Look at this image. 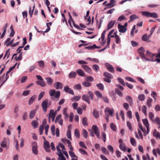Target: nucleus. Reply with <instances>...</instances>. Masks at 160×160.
<instances>
[{
    "instance_id": "f257e3e1",
    "label": "nucleus",
    "mask_w": 160,
    "mask_h": 160,
    "mask_svg": "<svg viewBox=\"0 0 160 160\" xmlns=\"http://www.w3.org/2000/svg\"><path fill=\"white\" fill-rule=\"evenodd\" d=\"M138 52L143 61L145 62L150 60V59L147 58L145 56L144 54L145 50L142 47H141L139 48L138 50Z\"/></svg>"
},
{
    "instance_id": "f03ea898",
    "label": "nucleus",
    "mask_w": 160,
    "mask_h": 160,
    "mask_svg": "<svg viewBox=\"0 0 160 160\" xmlns=\"http://www.w3.org/2000/svg\"><path fill=\"white\" fill-rule=\"evenodd\" d=\"M44 139L43 142V147L46 151L47 152H50V145L49 142L45 139V138L43 137Z\"/></svg>"
},
{
    "instance_id": "7ed1b4c3",
    "label": "nucleus",
    "mask_w": 160,
    "mask_h": 160,
    "mask_svg": "<svg viewBox=\"0 0 160 160\" xmlns=\"http://www.w3.org/2000/svg\"><path fill=\"white\" fill-rule=\"evenodd\" d=\"M92 130L98 138L100 137V130L98 127L96 125H93L92 126Z\"/></svg>"
},
{
    "instance_id": "20e7f679",
    "label": "nucleus",
    "mask_w": 160,
    "mask_h": 160,
    "mask_svg": "<svg viewBox=\"0 0 160 160\" xmlns=\"http://www.w3.org/2000/svg\"><path fill=\"white\" fill-rule=\"evenodd\" d=\"M146 54L148 56L151 58H152L154 56L156 57H159L160 58V49L158 50V54H152L148 50L146 51Z\"/></svg>"
},
{
    "instance_id": "39448f33",
    "label": "nucleus",
    "mask_w": 160,
    "mask_h": 160,
    "mask_svg": "<svg viewBox=\"0 0 160 160\" xmlns=\"http://www.w3.org/2000/svg\"><path fill=\"white\" fill-rule=\"evenodd\" d=\"M138 126L139 128L142 131L144 134H145L144 135L148 133L149 132V126L146 127V128L147 129V131L146 132L145 128H143L141 123H138Z\"/></svg>"
},
{
    "instance_id": "423d86ee",
    "label": "nucleus",
    "mask_w": 160,
    "mask_h": 160,
    "mask_svg": "<svg viewBox=\"0 0 160 160\" xmlns=\"http://www.w3.org/2000/svg\"><path fill=\"white\" fill-rule=\"evenodd\" d=\"M69 20H68V22L69 24H70V25L71 26V22H72L73 25L75 28H77L78 29L82 30V29L81 28H80V27L78 26L75 24L74 21H73V19L72 18V17H71L70 13H69Z\"/></svg>"
},
{
    "instance_id": "0eeeda50",
    "label": "nucleus",
    "mask_w": 160,
    "mask_h": 160,
    "mask_svg": "<svg viewBox=\"0 0 160 160\" xmlns=\"http://www.w3.org/2000/svg\"><path fill=\"white\" fill-rule=\"evenodd\" d=\"M48 100L47 99L44 101L42 103V106L44 112H46L48 108Z\"/></svg>"
},
{
    "instance_id": "6e6552de",
    "label": "nucleus",
    "mask_w": 160,
    "mask_h": 160,
    "mask_svg": "<svg viewBox=\"0 0 160 160\" xmlns=\"http://www.w3.org/2000/svg\"><path fill=\"white\" fill-rule=\"evenodd\" d=\"M62 115L59 114L56 118L55 122L58 123L60 125L62 126L63 124V120L61 118Z\"/></svg>"
},
{
    "instance_id": "1a4fd4ad",
    "label": "nucleus",
    "mask_w": 160,
    "mask_h": 160,
    "mask_svg": "<svg viewBox=\"0 0 160 160\" xmlns=\"http://www.w3.org/2000/svg\"><path fill=\"white\" fill-rule=\"evenodd\" d=\"M55 115V113L54 112V110L52 109L50 110L49 115V120L50 121V118H51L52 121H54Z\"/></svg>"
},
{
    "instance_id": "9d476101",
    "label": "nucleus",
    "mask_w": 160,
    "mask_h": 160,
    "mask_svg": "<svg viewBox=\"0 0 160 160\" xmlns=\"http://www.w3.org/2000/svg\"><path fill=\"white\" fill-rule=\"evenodd\" d=\"M82 67L86 72L90 74H92V69L88 66L86 65H82Z\"/></svg>"
},
{
    "instance_id": "9b49d317",
    "label": "nucleus",
    "mask_w": 160,
    "mask_h": 160,
    "mask_svg": "<svg viewBox=\"0 0 160 160\" xmlns=\"http://www.w3.org/2000/svg\"><path fill=\"white\" fill-rule=\"evenodd\" d=\"M64 91L72 95H74V93L73 90L68 86H65L64 88Z\"/></svg>"
},
{
    "instance_id": "f8f14e48",
    "label": "nucleus",
    "mask_w": 160,
    "mask_h": 160,
    "mask_svg": "<svg viewBox=\"0 0 160 160\" xmlns=\"http://www.w3.org/2000/svg\"><path fill=\"white\" fill-rule=\"evenodd\" d=\"M32 147L33 153L35 154H38V150L37 147V143L36 142H33Z\"/></svg>"
},
{
    "instance_id": "ddd939ff",
    "label": "nucleus",
    "mask_w": 160,
    "mask_h": 160,
    "mask_svg": "<svg viewBox=\"0 0 160 160\" xmlns=\"http://www.w3.org/2000/svg\"><path fill=\"white\" fill-rule=\"evenodd\" d=\"M118 28L119 29V31L121 33L125 32L127 29L125 27L122 25L120 24H118Z\"/></svg>"
},
{
    "instance_id": "4468645a",
    "label": "nucleus",
    "mask_w": 160,
    "mask_h": 160,
    "mask_svg": "<svg viewBox=\"0 0 160 160\" xmlns=\"http://www.w3.org/2000/svg\"><path fill=\"white\" fill-rule=\"evenodd\" d=\"M105 66L107 69L111 72H114V69L112 66L108 63H106Z\"/></svg>"
},
{
    "instance_id": "2eb2a0df",
    "label": "nucleus",
    "mask_w": 160,
    "mask_h": 160,
    "mask_svg": "<svg viewBox=\"0 0 160 160\" xmlns=\"http://www.w3.org/2000/svg\"><path fill=\"white\" fill-rule=\"evenodd\" d=\"M23 42L22 43V46H20L17 49V51H18V52H20V51H22V48H23L25 45L27 43V39L26 38H23Z\"/></svg>"
},
{
    "instance_id": "dca6fc26",
    "label": "nucleus",
    "mask_w": 160,
    "mask_h": 160,
    "mask_svg": "<svg viewBox=\"0 0 160 160\" xmlns=\"http://www.w3.org/2000/svg\"><path fill=\"white\" fill-rule=\"evenodd\" d=\"M153 136L155 137L157 139H160V133L157 131L156 129L154 130L153 132Z\"/></svg>"
},
{
    "instance_id": "f3484780",
    "label": "nucleus",
    "mask_w": 160,
    "mask_h": 160,
    "mask_svg": "<svg viewBox=\"0 0 160 160\" xmlns=\"http://www.w3.org/2000/svg\"><path fill=\"white\" fill-rule=\"evenodd\" d=\"M67 108H63V113L64 116V119L66 120L68 119L69 115L67 112Z\"/></svg>"
},
{
    "instance_id": "a211bd4d",
    "label": "nucleus",
    "mask_w": 160,
    "mask_h": 160,
    "mask_svg": "<svg viewBox=\"0 0 160 160\" xmlns=\"http://www.w3.org/2000/svg\"><path fill=\"white\" fill-rule=\"evenodd\" d=\"M82 98L83 100L86 101L88 102V104H89L90 101L89 100V97L88 96H87L86 94H84L82 95Z\"/></svg>"
},
{
    "instance_id": "6ab92c4d",
    "label": "nucleus",
    "mask_w": 160,
    "mask_h": 160,
    "mask_svg": "<svg viewBox=\"0 0 160 160\" xmlns=\"http://www.w3.org/2000/svg\"><path fill=\"white\" fill-rule=\"evenodd\" d=\"M77 73L78 74V75L80 76H85V73L81 69H78L77 70Z\"/></svg>"
},
{
    "instance_id": "aec40b11",
    "label": "nucleus",
    "mask_w": 160,
    "mask_h": 160,
    "mask_svg": "<svg viewBox=\"0 0 160 160\" xmlns=\"http://www.w3.org/2000/svg\"><path fill=\"white\" fill-rule=\"evenodd\" d=\"M157 152L158 154L160 155V148H157V149H153L152 150V152L153 155L155 156H157Z\"/></svg>"
},
{
    "instance_id": "412c9836",
    "label": "nucleus",
    "mask_w": 160,
    "mask_h": 160,
    "mask_svg": "<svg viewBox=\"0 0 160 160\" xmlns=\"http://www.w3.org/2000/svg\"><path fill=\"white\" fill-rule=\"evenodd\" d=\"M36 109H34L30 111L29 116V118L30 119H32L36 113Z\"/></svg>"
},
{
    "instance_id": "4be33fe9",
    "label": "nucleus",
    "mask_w": 160,
    "mask_h": 160,
    "mask_svg": "<svg viewBox=\"0 0 160 160\" xmlns=\"http://www.w3.org/2000/svg\"><path fill=\"white\" fill-rule=\"evenodd\" d=\"M115 23V21H112L109 23L107 27V29L108 30L113 27V26L114 25Z\"/></svg>"
},
{
    "instance_id": "5701e85b",
    "label": "nucleus",
    "mask_w": 160,
    "mask_h": 160,
    "mask_svg": "<svg viewBox=\"0 0 160 160\" xmlns=\"http://www.w3.org/2000/svg\"><path fill=\"white\" fill-rule=\"evenodd\" d=\"M153 121L155 123H156L158 125V128H160V119L158 117H156Z\"/></svg>"
},
{
    "instance_id": "b1692460",
    "label": "nucleus",
    "mask_w": 160,
    "mask_h": 160,
    "mask_svg": "<svg viewBox=\"0 0 160 160\" xmlns=\"http://www.w3.org/2000/svg\"><path fill=\"white\" fill-rule=\"evenodd\" d=\"M81 98L80 96H76L71 98V101L72 102H74L78 101Z\"/></svg>"
},
{
    "instance_id": "393cba45",
    "label": "nucleus",
    "mask_w": 160,
    "mask_h": 160,
    "mask_svg": "<svg viewBox=\"0 0 160 160\" xmlns=\"http://www.w3.org/2000/svg\"><path fill=\"white\" fill-rule=\"evenodd\" d=\"M126 99L129 103L130 105L132 104L133 101L132 98L130 96H127L126 97Z\"/></svg>"
},
{
    "instance_id": "a878e982",
    "label": "nucleus",
    "mask_w": 160,
    "mask_h": 160,
    "mask_svg": "<svg viewBox=\"0 0 160 160\" xmlns=\"http://www.w3.org/2000/svg\"><path fill=\"white\" fill-rule=\"evenodd\" d=\"M105 112H107L110 115L112 116L113 113V109H110L108 108H107L105 110Z\"/></svg>"
},
{
    "instance_id": "bb28decb",
    "label": "nucleus",
    "mask_w": 160,
    "mask_h": 160,
    "mask_svg": "<svg viewBox=\"0 0 160 160\" xmlns=\"http://www.w3.org/2000/svg\"><path fill=\"white\" fill-rule=\"evenodd\" d=\"M37 96L36 95H34L32 96L29 99L28 102L29 105L32 104L34 102L35 98H36Z\"/></svg>"
},
{
    "instance_id": "cd10ccee",
    "label": "nucleus",
    "mask_w": 160,
    "mask_h": 160,
    "mask_svg": "<svg viewBox=\"0 0 160 160\" xmlns=\"http://www.w3.org/2000/svg\"><path fill=\"white\" fill-rule=\"evenodd\" d=\"M62 84L59 82L56 83V88L57 89H62Z\"/></svg>"
},
{
    "instance_id": "c85d7f7f",
    "label": "nucleus",
    "mask_w": 160,
    "mask_h": 160,
    "mask_svg": "<svg viewBox=\"0 0 160 160\" xmlns=\"http://www.w3.org/2000/svg\"><path fill=\"white\" fill-rule=\"evenodd\" d=\"M152 99L151 98H148L147 101V105L148 107L150 108L152 106Z\"/></svg>"
},
{
    "instance_id": "c756f323",
    "label": "nucleus",
    "mask_w": 160,
    "mask_h": 160,
    "mask_svg": "<svg viewBox=\"0 0 160 160\" xmlns=\"http://www.w3.org/2000/svg\"><path fill=\"white\" fill-rule=\"evenodd\" d=\"M46 119L43 120L42 123V125H41V135L42 133V131L43 129V127L44 126L46 125Z\"/></svg>"
},
{
    "instance_id": "7c9ffc66",
    "label": "nucleus",
    "mask_w": 160,
    "mask_h": 160,
    "mask_svg": "<svg viewBox=\"0 0 160 160\" xmlns=\"http://www.w3.org/2000/svg\"><path fill=\"white\" fill-rule=\"evenodd\" d=\"M130 142L132 145L135 147L136 146V142L135 139L133 138H131Z\"/></svg>"
},
{
    "instance_id": "2f4dec72",
    "label": "nucleus",
    "mask_w": 160,
    "mask_h": 160,
    "mask_svg": "<svg viewBox=\"0 0 160 160\" xmlns=\"http://www.w3.org/2000/svg\"><path fill=\"white\" fill-rule=\"evenodd\" d=\"M106 30H104L102 33V34L101 36V39L102 40V43H105L106 42V40H104V37L105 35L106 34Z\"/></svg>"
},
{
    "instance_id": "473e14b6",
    "label": "nucleus",
    "mask_w": 160,
    "mask_h": 160,
    "mask_svg": "<svg viewBox=\"0 0 160 160\" xmlns=\"http://www.w3.org/2000/svg\"><path fill=\"white\" fill-rule=\"evenodd\" d=\"M46 80L48 85H51L52 84L53 80L50 77L46 78Z\"/></svg>"
},
{
    "instance_id": "72a5a7b5",
    "label": "nucleus",
    "mask_w": 160,
    "mask_h": 160,
    "mask_svg": "<svg viewBox=\"0 0 160 160\" xmlns=\"http://www.w3.org/2000/svg\"><path fill=\"white\" fill-rule=\"evenodd\" d=\"M87 120V118L85 117H84L82 118V123L83 125L86 126L88 125Z\"/></svg>"
},
{
    "instance_id": "f704fd0d",
    "label": "nucleus",
    "mask_w": 160,
    "mask_h": 160,
    "mask_svg": "<svg viewBox=\"0 0 160 160\" xmlns=\"http://www.w3.org/2000/svg\"><path fill=\"white\" fill-rule=\"evenodd\" d=\"M7 144V142L6 141V138H4L3 141L1 143V145L2 147H6Z\"/></svg>"
},
{
    "instance_id": "c9c22d12",
    "label": "nucleus",
    "mask_w": 160,
    "mask_h": 160,
    "mask_svg": "<svg viewBox=\"0 0 160 160\" xmlns=\"http://www.w3.org/2000/svg\"><path fill=\"white\" fill-rule=\"evenodd\" d=\"M145 98V96L143 94H141L138 95V99L141 101L144 100Z\"/></svg>"
},
{
    "instance_id": "e433bc0d",
    "label": "nucleus",
    "mask_w": 160,
    "mask_h": 160,
    "mask_svg": "<svg viewBox=\"0 0 160 160\" xmlns=\"http://www.w3.org/2000/svg\"><path fill=\"white\" fill-rule=\"evenodd\" d=\"M104 76L108 78H113V76L110 73L105 72L103 74Z\"/></svg>"
},
{
    "instance_id": "4c0bfd02",
    "label": "nucleus",
    "mask_w": 160,
    "mask_h": 160,
    "mask_svg": "<svg viewBox=\"0 0 160 160\" xmlns=\"http://www.w3.org/2000/svg\"><path fill=\"white\" fill-rule=\"evenodd\" d=\"M74 134L75 136L77 138H79L80 137V133L79 130L78 129H75L74 130Z\"/></svg>"
},
{
    "instance_id": "58836bf2",
    "label": "nucleus",
    "mask_w": 160,
    "mask_h": 160,
    "mask_svg": "<svg viewBox=\"0 0 160 160\" xmlns=\"http://www.w3.org/2000/svg\"><path fill=\"white\" fill-rule=\"evenodd\" d=\"M142 121L143 124L146 126V127L149 126V123L147 119L146 118L143 119L142 120Z\"/></svg>"
},
{
    "instance_id": "ea45409f",
    "label": "nucleus",
    "mask_w": 160,
    "mask_h": 160,
    "mask_svg": "<svg viewBox=\"0 0 160 160\" xmlns=\"http://www.w3.org/2000/svg\"><path fill=\"white\" fill-rule=\"evenodd\" d=\"M93 114L94 117L96 118L99 117V113L98 111H96L95 110H93Z\"/></svg>"
},
{
    "instance_id": "a19ab883",
    "label": "nucleus",
    "mask_w": 160,
    "mask_h": 160,
    "mask_svg": "<svg viewBox=\"0 0 160 160\" xmlns=\"http://www.w3.org/2000/svg\"><path fill=\"white\" fill-rule=\"evenodd\" d=\"M76 73L74 72H71L69 74L68 77L70 78H74L76 77Z\"/></svg>"
},
{
    "instance_id": "79ce46f5",
    "label": "nucleus",
    "mask_w": 160,
    "mask_h": 160,
    "mask_svg": "<svg viewBox=\"0 0 160 160\" xmlns=\"http://www.w3.org/2000/svg\"><path fill=\"white\" fill-rule=\"evenodd\" d=\"M150 12H148L142 11V15L146 17H148L150 16Z\"/></svg>"
},
{
    "instance_id": "37998d69",
    "label": "nucleus",
    "mask_w": 160,
    "mask_h": 160,
    "mask_svg": "<svg viewBox=\"0 0 160 160\" xmlns=\"http://www.w3.org/2000/svg\"><path fill=\"white\" fill-rule=\"evenodd\" d=\"M101 150L102 152L103 153L107 155H108L109 154V152L105 147H102L101 148Z\"/></svg>"
},
{
    "instance_id": "c03bdc74",
    "label": "nucleus",
    "mask_w": 160,
    "mask_h": 160,
    "mask_svg": "<svg viewBox=\"0 0 160 160\" xmlns=\"http://www.w3.org/2000/svg\"><path fill=\"white\" fill-rule=\"evenodd\" d=\"M69 153L71 157L72 158H78V157L72 151H69Z\"/></svg>"
},
{
    "instance_id": "a18cd8bd",
    "label": "nucleus",
    "mask_w": 160,
    "mask_h": 160,
    "mask_svg": "<svg viewBox=\"0 0 160 160\" xmlns=\"http://www.w3.org/2000/svg\"><path fill=\"white\" fill-rule=\"evenodd\" d=\"M85 80L87 81L92 82L94 80L92 76H88L85 78Z\"/></svg>"
},
{
    "instance_id": "49530a36",
    "label": "nucleus",
    "mask_w": 160,
    "mask_h": 160,
    "mask_svg": "<svg viewBox=\"0 0 160 160\" xmlns=\"http://www.w3.org/2000/svg\"><path fill=\"white\" fill-rule=\"evenodd\" d=\"M119 147L123 151H126V146L124 144H121V145H119Z\"/></svg>"
},
{
    "instance_id": "de8ad7c7",
    "label": "nucleus",
    "mask_w": 160,
    "mask_h": 160,
    "mask_svg": "<svg viewBox=\"0 0 160 160\" xmlns=\"http://www.w3.org/2000/svg\"><path fill=\"white\" fill-rule=\"evenodd\" d=\"M82 134L84 137L86 138H87L88 136V133L87 130L85 129H83Z\"/></svg>"
},
{
    "instance_id": "09e8293b",
    "label": "nucleus",
    "mask_w": 160,
    "mask_h": 160,
    "mask_svg": "<svg viewBox=\"0 0 160 160\" xmlns=\"http://www.w3.org/2000/svg\"><path fill=\"white\" fill-rule=\"evenodd\" d=\"M31 124L35 128H37L38 126V123L35 120L32 121Z\"/></svg>"
},
{
    "instance_id": "8fccbe9b",
    "label": "nucleus",
    "mask_w": 160,
    "mask_h": 160,
    "mask_svg": "<svg viewBox=\"0 0 160 160\" xmlns=\"http://www.w3.org/2000/svg\"><path fill=\"white\" fill-rule=\"evenodd\" d=\"M96 86L100 90H104V86L103 84L102 83H99L97 84Z\"/></svg>"
},
{
    "instance_id": "3c124183",
    "label": "nucleus",
    "mask_w": 160,
    "mask_h": 160,
    "mask_svg": "<svg viewBox=\"0 0 160 160\" xmlns=\"http://www.w3.org/2000/svg\"><path fill=\"white\" fill-rule=\"evenodd\" d=\"M150 17H152L153 18H157L158 17V14L154 12L151 13L150 12Z\"/></svg>"
},
{
    "instance_id": "603ef678",
    "label": "nucleus",
    "mask_w": 160,
    "mask_h": 160,
    "mask_svg": "<svg viewBox=\"0 0 160 160\" xmlns=\"http://www.w3.org/2000/svg\"><path fill=\"white\" fill-rule=\"evenodd\" d=\"M94 94L96 96L99 98H102V94L98 91H96L94 92Z\"/></svg>"
},
{
    "instance_id": "864d4df0",
    "label": "nucleus",
    "mask_w": 160,
    "mask_h": 160,
    "mask_svg": "<svg viewBox=\"0 0 160 160\" xmlns=\"http://www.w3.org/2000/svg\"><path fill=\"white\" fill-rule=\"evenodd\" d=\"M118 80L121 84L124 86H125L126 83H125L124 81L122 79L120 78H118Z\"/></svg>"
},
{
    "instance_id": "5fc2aeb1",
    "label": "nucleus",
    "mask_w": 160,
    "mask_h": 160,
    "mask_svg": "<svg viewBox=\"0 0 160 160\" xmlns=\"http://www.w3.org/2000/svg\"><path fill=\"white\" fill-rule=\"evenodd\" d=\"M151 96L154 98V100L156 101L157 99V93L154 91H152L151 93Z\"/></svg>"
},
{
    "instance_id": "6e6d98bb",
    "label": "nucleus",
    "mask_w": 160,
    "mask_h": 160,
    "mask_svg": "<svg viewBox=\"0 0 160 160\" xmlns=\"http://www.w3.org/2000/svg\"><path fill=\"white\" fill-rule=\"evenodd\" d=\"M52 24V23L51 22H50L48 23H47V28L46 30L44 31L45 32H48L50 30V27L48 25L49 24L50 25H51Z\"/></svg>"
},
{
    "instance_id": "4d7b16f0",
    "label": "nucleus",
    "mask_w": 160,
    "mask_h": 160,
    "mask_svg": "<svg viewBox=\"0 0 160 160\" xmlns=\"http://www.w3.org/2000/svg\"><path fill=\"white\" fill-rule=\"evenodd\" d=\"M82 84L85 87H89L91 85V83L89 82H83Z\"/></svg>"
},
{
    "instance_id": "13d9d810",
    "label": "nucleus",
    "mask_w": 160,
    "mask_h": 160,
    "mask_svg": "<svg viewBox=\"0 0 160 160\" xmlns=\"http://www.w3.org/2000/svg\"><path fill=\"white\" fill-rule=\"evenodd\" d=\"M67 136L68 138L71 139V134L70 130H68L67 132Z\"/></svg>"
},
{
    "instance_id": "bf43d9fd",
    "label": "nucleus",
    "mask_w": 160,
    "mask_h": 160,
    "mask_svg": "<svg viewBox=\"0 0 160 160\" xmlns=\"http://www.w3.org/2000/svg\"><path fill=\"white\" fill-rule=\"evenodd\" d=\"M79 152L82 155H87V152L85 151L82 148H80L79 150Z\"/></svg>"
},
{
    "instance_id": "052dcab7",
    "label": "nucleus",
    "mask_w": 160,
    "mask_h": 160,
    "mask_svg": "<svg viewBox=\"0 0 160 160\" xmlns=\"http://www.w3.org/2000/svg\"><path fill=\"white\" fill-rule=\"evenodd\" d=\"M92 68L94 70L97 72L99 68V67L98 65H94L92 66Z\"/></svg>"
},
{
    "instance_id": "680f3d73",
    "label": "nucleus",
    "mask_w": 160,
    "mask_h": 160,
    "mask_svg": "<svg viewBox=\"0 0 160 160\" xmlns=\"http://www.w3.org/2000/svg\"><path fill=\"white\" fill-rule=\"evenodd\" d=\"M142 39L144 41H147L149 39L148 38V36L147 34H145L143 35L142 37Z\"/></svg>"
},
{
    "instance_id": "e2e57ef3",
    "label": "nucleus",
    "mask_w": 160,
    "mask_h": 160,
    "mask_svg": "<svg viewBox=\"0 0 160 160\" xmlns=\"http://www.w3.org/2000/svg\"><path fill=\"white\" fill-rule=\"evenodd\" d=\"M115 38H116L115 42L117 44L119 43L120 42V39L118 35H116L115 36Z\"/></svg>"
},
{
    "instance_id": "0e129e2a",
    "label": "nucleus",
    "mask_w": 160,
    "mask_h": 160,
    "mask_svg": "<svg viewBox=\"0 0 160 160\" xmlns=\"http://www.w3.org/2000/svg\"><path fill=\"white\" fill-rule=\"evenodd\" d=\"M159 6V4H150L148 5V7L149 8H153L157 7Z\"/></svg>"
},
{
    "instance_id": "69168bd1",
    "label": "nucleus",
    "mask_w": 160,
    "mask_h": 160,
    "mask_svg": "<svg viewBox=\"0 0 160 160\" xmlns=\"http://www.w3.org/2000/svg\"><path fill=\"white\" fill-rule=\"evenodd\" d=\"M127 125L129 130L130 131H132V127L131 123L129 121H127Z\"/></svg>"
},
{
    "instance_id": "338daca9",
    "label": "nucleus",
    "mask_w": 160,
    "mask_h": 160,
    "mask_svg": "<svg viewBox=\"0 0 160 160\" xmlns=\"http://www.w3.org/2000/svg\"><path fill=\"white\" fill-rule=\"evenodd\" d=\"M88 95L89 96L88 97L90 98L91 100H92L93 98V94L92 93L91 91H89L88 93Z\"/></svg>"
},
{
    "instance_id": "774afa93",
    "label": "nucleus",
    "mask_w": 160,
    "mask_h": 160,
    "mask_svg": "<svg viewBox=\"0 0 160 160\" xmlns=\"http://www.w3.org/2000/svg\"><path fill=\"white\" fill-rule=\"evenodd\" d=\"M58 156L59 160H66L65 157L62 153H61L60 155Z\"/></svg>"
}]
</instances>
